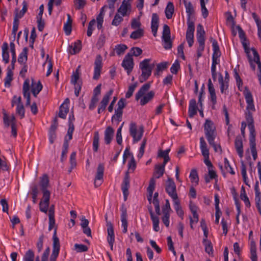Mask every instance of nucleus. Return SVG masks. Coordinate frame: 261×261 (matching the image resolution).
<instances>
[{
    "instance_id": "18",
    "label": "nucleus",
    "mask_w": 261,
    "mask_h": 261,
    "mask_svg": "<svg viewBox=\"0 0 261 261\" xmlns=\"http://www.w3.org/2000/svg\"><path fill=\"white\" fill-rule=\"evenodd\" d=\"M159 25V17L156 13L152 14L151 29L153 36L156 37Z\"/></svg>"
},
{
    "instance_id": "11",
    "label": "nucleus",
    "mask_w": 261,
    "mask_h": 261,
    "mask_svg": "<svg viewBox=\"0 0 261 261\" xmlns=\"http://www.w3.org/2000/svg\"><path fill=\"white\" fill-rule=\"evenodd\" d=\"M122 66L126 70L128 74L132 71L134 67L133 59L132 55L128 53L125 56L122 63Z\"/></svg>"
},
{
    "instance_id": "44",
    "label": "nucleus",
    "mask_w": 261,
    "mask_h": 261,
    "mask_svg": "<svg viewBox=\"0 0 261 261\" xmlns=\"http://www.w3.org/2000/svg\"><path fill=\"white\" fill-rule=\"evenodd\" d=\"M209 0H200V6L201 8V12L203 18H205L207 17L208 12L205 7V4L208 2Z\"/></svg>"
},
{
    "instance_id": "47",
    "label": "nucleus",
    "mask_w": 261,
    "mask_h": 261,
    "mask_svg": "<svg viewBox=\"0 0 261 261\" xmlns=\"http://www.w3.org/2000/svg\"><path fill=\"white\" fill-rule=\"evenodd\" d=\"M188 29L186 32V35H194L195 31L194 23L191 19H187Z\"/></svg>"
},
{
    "instance_id": "6",
    "label": "nucleus",
    "mask_w": 261,
    "mask_h": 261,
    "mask_svg": "<svg viewBox=\"0 0 261 261\" xmlns=\"http://www.w3.org/2000/svg\"><path fill=\"white\" fill-rule=\"evenodd\" d=\"M239 35L240 38L241 40V42H242V45L244 47L245 51L247 54L248 59L249 62L250 67L253 70H255V65L253 64V62L252 60V58L251 57L250 55H249L250 49H249L248 44H247V42H246L247 39L245 37V34L244 32L243 31V30L240 27H239Z\"/></svg>"
},
{
    "instance_id": "22",
    "label": "nucleus",
    "mask_w": 261,
    "mask_h": 261,
    "mask_svg": "<svg viewBox=\"0 0 261 261\" xmlns=\"http://www.w3.org/2000/svg\"><path fill=\"white\" fill-rule=\"evenodd\" d=\"M2 58L5 64H8L10 61L9 53L8 51L9 46L7 42L3 43L2 46Z\"/></svg>"
},
{
    "instance_id": "30",
    "label": "nucleus",
    "mask_w": 261,
    "mask_h": 261,
    "mask_svg": "<svg viewBox=\"0 0 261 261\" xmlns=\"http://www.w3.org/2000/svg\"><path fill=\"white\" fill-rule=\"evenodd\" d=\"M155 180L153 177L149 180V186L147 188V191L148 193L147 195V199L152 198L153 191L155 189Z\"/></svg>"
},
{
    "instance_id": "49",
    "label": "nucleus",
    "mask_w": 261,
    "mask_h": 261,
    "mask_svg": "<svg viewBox=\"0 0 261 261\" xmlns=\"http://www.w3.org/2000/svg\"><path fill=\"white\" fill-rule=\"evenodd\" d=\"M7 75L4 80L5 86L6 87H9L11 85V82L13 80V72L9 69L7 71Z\"/></svg>"
},
{
    "instance_id": "5",
    "label": "nucleus",
    "mask_w": 261,
    "mask_h": 261,
    "mask_svg": "<svg viewBox=\"0 0 261 261\" xmlns=\"http://www.w3.org/2000/svg\"><path fill=\"white\" fill-rule=\"evenodd\" d=\"M205 32L203 29V26L199 24L197 27V40L198 43L196 53L197 59L201 57L202 55V52L205 48Z\"/></svg>"
},
{
    "instance_id": "61",
    "label": "nucleus",
    "mask_w": 261,
    "mask_h": 261,
    "mask_svg": "<svg viewBox=\"0 0 261 261\" xmlns=\"http://www.w3.org/2000/svg\"><path fill=\"white\" fill-rule=\"evenodd\" d=\"M128 168L131 172H134L136 168V163L133 156L128 163Z\"/></svg>"
},
{
    "instance_id": "58",
    "label": "nucleus",
    "mask_w": 261,
    "mask_h": 261,
    "mask_svg": "<svg viewBox=\"0 0 261 261\" xmlns=\"http://www.w3.org/2000/svg\"><path fill=\"white\" fill-rule=\"evenodd\" d=\"M124 122L118 128L116 134V141L118 144L121 145L122 142V138L121 136V130L123 125Z\"/></svg>"
},
{
    "instance_id": "12",
    "label": "nucleus",
    "mask_w": 261,
    "mask_h": 261,
    "mask_svg": "<svg viewBox=\"0 0 261 261\" xmlns=\"http://www.w3.org/2000/svg\"><path fill=\"white\" fill-rule=\"evenodd\" d=\"M113 93V90L111 89L105 94L100 102V105L97 110L98 114H100L105 110L109 102L110 97L112 95Z\"/></svg>"
},
{
    "instance_id": "17",
    "label": "nucleus",
    "mask_w": 261,
    "mask_h": 261,
    "mask_svg": "<svg viewBox=\"0 0 261 261\" xmlns=\"http://www.w3.org/2000/svg\"><path fill=\"white\" fill-rule=\"evenodd\" d=\"M255 205L259 214L261 215V193L258 187V182L257 181L254 187Z\"/></svg>"
},
{
    "instance_id": "33",
    "label": "nucleus",
    "mask_w": 261,
    "mask_h": 261,
    "mask_svg": "<svg viewBox=\"0 0 261 261\" xmlns=\"http://www.w3.org/2000/svg\"><path fill=\"white\" fill-rule=\"evenodd\" d=\"M22 5V9L19 12L18 9L15 10L14 18H16L18 20L24 16L28 10L27 4L25 1L23 2Z\"/></svg>"
},
{
    "instance_id": "13",
    "label": "nucleus",
    "mask_w": 261,
    "mask_h": 261,
    "mask_svg": "<svg viewBox=\"0 0 261 261\" xmlns=\"http://www.w3.org/2000/svg\"><path fill=\"white\" fill-rule=\"evenodd\" d=\"M190 210L193 215V218L192 217H190V227L192 229L193 228L192 224L193 223H197L199 220L198 215L197 213L198 207L193 203L192 201H190L189 205Z\"/></svg>"
},
{
    "instance_id": "57",
    "label": "nucleus",
    "mask_w": 261,
    "mask_h": 261,
    "mask_svg": "<svg viewBox=\"0 0 261 261\" xmlns=\"http://www.w3.org/2000/svg\"><path fill=\"white\" fill-rule=\"evenodd\" d=\"M170 29L167 24H164L163 26V31L162 38H170Z\"/></svg>"
},
{
    "instance_id": "45",
    "label": "nucleus",
    "mask_w": 261,
    "mask_h": 261,
    "mask_svg": "<svg viewBox=\"0 0 261 261\" xmlns=\"http://www.w3.org/2000/svg\"><path fill=\"white\" fill-rule=\"evenodd\" d=\"M128 6H129V4H127L126 1L124 0L120 8L118 9V12L120 13L123 16H125L126 15Z\"/></svg>"
},
{
    "instance_id": "52",
    "label": "nucleus",
    "mask_w": 261,
    "mask_h": 261,
    "mask_svg": "<svg viewBox=\"0 0 261 261\" xmlns=\"http://www.w3.org/2000/svg\"><path fill=\"white\" fill-rule=\"evenodd\" d=\"M126 49H127V46L123 44H118L115 46V48L116 54L119 56L123 54Z\"/></svg>"
},
{
    "instance_id": "28",
    "label": "nucleus",
    "mask_w": 261,
    "mask_h": 261,
    "mask_svg": "<svg viewBox=\"0 0 261 261\" xmlns=\"http://www.w3.org/2000/svg\"><path fill=\"white\" fill-rule=\"evenodd\" d=\"M200 148L202 155L208 158L209 156V150L207 147V144L203 137L200 138Z\"/></svg>"
},
{
    "instance_id": "36",
    "label": "nucleus",
    "mask_w": 261,
    "mask_h": 261,
    "mask_svg": "<svg viewBox=\"0 0 261 261\" xmlns=\"http://www.w3.org/2000/svg\"><path fill=\"white\" fill-rule=\"evenodd\" d=\"M70 47L71 48L70 50V53L71 55H75L79 53L82 49V42L81 40H78L74 43L73 48L72 45Z\"/></svg>"
},
{
    "instance_id": "31",
    "label": "nucleus",
    "mask_w": 261,
    "mask_h": 261,
    "mask_svg": "<svg viewBox=\"0 0 261 261\" xmlns=\"http://www.w3.org/2000/svg\"><path fill=\"white\" fill-rule=\"evenodd\" d=\"M28 48L25 47L23 48L22 52L19 54L18 62L20 64H25L28 60Z\"/></svg>"
},
{
    "instance_id": "8",
    "label": "nucleus",
    "mask_w": 261,
    "mask_h": 261,
    "mask_svg": "<svg viewBox=\"0 0 261 261\" xmlns=\"http://www.w3.org/2000/svg\"><path fill=\"white\" fill-rule=\"evenodd\" d=\"M144 132L143 127H139L137 130V125L135 123H131L129 126V133L133 138L134 143L137 142L141 140Z\"/></svg>"
},
{
    "instance_id": "41",
    "label": "nucleus",
    "mask_w": 261,
    "mask_h": 261,
    "mask_svg": "<svg viewBox=\"0 0 261 261\" xmlns=\"http://www.w3.org/2000/svg\"><path fill=\"white\" fill-rule=\"evenodd\" d=\"M144 35V31L142 29L139 28L138 30L133 32L130 35V38L133 39H138Z\"/></svg>"
},
{
    "instance_id": "23",
    "label": "nucleus",
    "mask_w": 261,
    "mask_h": 261,
    "mask_svg": "<svg viewBox=\"0 0 261 261\" xmlns=\"http://www.w3.org/2000/svg\"><path fill=\"white\" fill-rule=\"evenodd\" d=\"M120 211L121 212V221L122 222V226L124 227H127L128 223H127V210L124 204H122L121 206Z\"/></svg>"
},
{
    "instance_id": "19",
    "label": "nucleus",
    "mask_w": 261,
    "mask_h": 261,
    "mask_svg": "<svg viewBox=\"0 0 261 261\" xmlns=\"http://www.w3.org/2000/svg\"><path fill=\"white\" fill-rule=\"evenodd\" d=\"M234 146L239 157L243 158L244 153L243 141L241 137L239 135L236 138Z\"/></svg>"
},
{
    "instance_id": "26",
    "label": "nucleus",
    "mask_w": 261,
    "mask_h": 261,
    "mask_svg": "<svg viewBox=\"0 0 261 261\" xmlns=\"http://www.w3.org/2000/svg\"><path fill=\"white\" fill-rule=\"evenodd\" d=\"M3 120L4 123L6 127H9L11 124H16V119L14 115H12L10 117V120H9V117L6 111L4 109L3 111Z\"/></svg>"
},
{
    "instance_id": "35",
    "label": "nucleus",
    "mask_w": 261,
    "mask_h": 261,
    "mask_svg": "<svg viewBox=\"0 0 261 261\" xmlns=\"http://www.w3.org/2000/svg\"><path fill=\"white\" fill-rule=\"evenodd\" d=\"M218 81L220 84V91L222 93H225L228 87V81L224 82L223 75L220 73L218 77Z\"/></svg>"
},
{
    "instance_id": "16",
    "label": "nucleus",
    "mask_w": 261,
    "mask_h": 261,
    "mask_svg": "<svg viewBox=\"0 0 261 261\" xmlns=\"http://www.w3.org/2000/svg\"><path fill=\"white\" fill-rule=\"evenodd\" d=\"M251 50L253 54V59H252V60L255 65V64H256L258 66L259 71L257 73V77L259 84L261 86V62L260 61L259 56L258 53L254 48H252Z\"/></svg>"
},
{
    "instance_id": "40",
    "label": "nucleus",
    "mask_w": 261,
    "mask_h": 261,
    "mask_svg": "<svg viewBox=\"0 0 261 261\" xmlns=\"http://www.w3.org/2000/svg\"><path fill=\"white\" fill-rule=\"evenodd\" d=\"M49 184V179L48 176L44 174L41 178L40 182L41 190L44 191L47 190V188Z\"/></svg>"
},
{
    "instance_id": "4",
    "label": "nucleus",
    "mask_w": 261,
    "mask_h": 261,
    "mask_svg": "<svg viewBox=\"0 0 261 261\" xmlns=\"http://www.w3.org/2000/svg\"><path fill=\"white\" fill-rule=\"evenodd\" d=\"M151 60L150 59H145L139 64V68L142 71V73L139 77L140 83L146 81L151 74L154 64H150Z\"/></svg>"
},
{
    "instance_id": "38",
    "label": "nucleus",
    "mask_w": 261,
    "mask_h": 261,
    "mask_svg": "<svg viewBox=\"0 0 261 261\" xmlns=\"http://www.w3.org/2000/svg\"><path fill=\"white\" fill-rule=\"evenodd\" d=\"M99 135L97 131L95 132L93 139V149L94 152H97L99 147Z\"/></svg>"
},
{
    "instance_id": "59",
    "label": "nucleus",
    "mask_w": 261,
    "mask_h": 261,
    "mask_svg": "<svg viewBox=\"0 0 261 261\" xmlns=\"http://www.w3.org/2000/svg\"><path fill=\"white\" fill-rule=\"evenodd\" d=\"M19 24V20H18L16 18H14L12 34L14 36V38L15 37L16 32L18 31Z\"/></svg>"
},
{
    "instance_id": "34",
    "label": "nucleus",
    "mask_w": 261,
    "mask_h": 261,
    "mask_svg": "<svg viewBox=\"0 0 261 261\" xmlns=\"http://www.w3.org/2000/svg\"><path fill=\"white\" fill-rule=\"evenodd\" d=\"M184 3L186 8V13L188 14V19H191V16L194 13V9L191 2H187L184 0Z\"/></svg>"
},
{
    "instance_id": "27",
    "label": "nucleus",
    "mask_w": 261,
    "mask_h": 261,
    "mask_svg": "<svg viewBox=\"0 0 261 261\" xmlns=\"http://www.w3.org/2000/svg\"><path fill=\"white\" fill-rule=\"evenodd\" d=\"M211 42L212 43L213 53L212 56L220 57L221 55V53L220 50L219 46L217 41L214 39L213 37L210 38Z\"/></svg>"
},
{
    "instance_id": "63",
    "label": "nucleus",
    "mask_w": 261,
    "mask_h": 261,
    "mask_svg": "<svg viewBox=\"0 0 261 261\" xmlns=\"http://www.w3.org/2000/svg\"><path fill=\"white\" fill-rule=\"evenodd\" d=\"M74 3L77 10L83 8L86 5L85 0H74Z\"/></svg>"
},
{
    "instance_id": "48",
    "label": "nucleus",
    "mask_w": 261,
    "mask_h": 261,
    "mask_svg": "<svg viewBox=\"0 0 261 261\" xmlns=\"http://www.w3.org/2000/svg\"><path fill=\"white\" fill-rule=\"evenodd\" d=\"M165 172V169L163 167H161L159 165H156L155 167V171L153 173V176L156 178H159L162 177Z\"/></svg>"
},
{
    "instance_id": "56",
    "label": "nucleus",
    "mask_w": 261,
    "mask_h": 261,
    "mask_svg": "<svg viewBox=\"0 0 261 261\" xmlns=\"http://www.w3.org/2000/svg\"><path fill=\"white\" fill-rule=\"evenodd\" d=\"M16 113L20 116L21 119L24 117L25 110L23 104L17 105Z\"/></svg>"
},
{
    "instance_id": "60",
    "label": "nucleus",
    "mask_w": 261,
    "mask_h": 261,
    "mask_svg": "<svg viewBox=\"0 0 261 261\" xmlns=\"http://www.w3.org/2000/svg\"><path fill=\"white\" fill-rule=\"evenodd\" d=\"M123 20L122 16H120L118 14H116L112 22V24L115 26H118Z\"/></svg>"
},
{
    "instance_id": "25",
    "label": "nucleus",
    "mask_w": 261,
    "mask_h": 261,
    "mask_svg": "<svg viewBox=\"0 0 261 261\" xmlns=\"http://www.w3.org/2000/svg\"><path fill=\"white\" fill-rule=\"evenodd\" d=\"M149 214L150 215L151 219L153 223V230L158 232L160 230L159 226V218L158 216H155L152 212L151 208L149 209Z\"/></svg>"
},
{
    "instance_id": "1",
    "label": "nucleus",
    "mask_w": 261,
    "mask_h": 261,
    "mask_svg": "<svg viewBox=\"0 0 261 261\" xmlns=\"http://www.w3.org/2000/svg\"><path fill=\"white\" fill-rule=\"evenodd\" d=\"M244 95L247 103L245 117L248 122V127L249 129V144L253 160H255L257 157V153L255 143L256 133L253 118V113L255 111V108L252 95L246 87L244 91Z\"/></svg>"
},
{
    "instance_id": "2",
    "label": "nucleus",
    "mask_w": 261,
    "mask_h": 261,
    "mask_svg": "<svg viewBox=\"0 0 261 261\" xmlns=\"http://www.w3.org/2000/svg\"><path fill=\"white\" fill-rule=\"evenodd\" d=\"M151 83L148 82L144 84L137 92L135 95V99L136 100L140 99V105L144 106L150 101L154 96V92L153 91H150L147 94H145L146 92L150 88Z\"/></svg>"
},
{
    "instance_id": "39",
    "label": "nucleus",
    "mask_w": 261,
    "mask_h": 261,
    "mask_svg": "<svg viewBox=\"0 0 261 261\" xmlns=\"http://www.w3.org/2000/svg\"><path fill=\"white\" fill-rule=\"evenodd\" d=\"M69 112V107L67 105L64 106V104H62L60 107V110L59 113V117L62 119H65L66 117V115Z\"/></svg>"
},
{
    "instance_id": "43",
    "label": "nucleus",
    "mask_w": 261,
    "mask_h": 261,
    "mask_svg": "<svg viewBox=\"0 0 261 261\" xmlns=\"http://www.w3.org/2000/svg\"><path fill=\"white\" fill-rule=\"evenodd\" d=\"M241 174L242 175L244 183L249 186L248 180L247 176L246 167L243 161L241 162Z\"/></svg>"
},
{
    "instance_id": "10",
    "label": "nucleus",
    "mask_w": 261,
    "mask_h": 261,
    "mask_svg": "<svg viewBox=\"0 0 261 261\" xmlns=\"http://www.w3.org/2000/svg\"><path fill=\"white\" fill-rule=\"evenodd\" d=\"M130 187V176L129 175V171H127L125 172L124 177L123 178L122 183L121 184V190L122 191L124 200L126 201L127 196L129 194L128 189Z\"/></svg>"
},
{
    "instance_id": "51",
    "label": "nucleus",
    "mask_w": 261,
    "mask_h": 261,
    "mask_svg": "<svg viewBox=\"0 0 261 261\" xmlns=\"http://www.w3.org/2000/svg\"><path fill=\"white\" fill-rule=\"evenodd\" d=\"M200 226L203 231V234L204 236V242L206 241V239L208 237V230L204 219H202L200 221Z\"/></svg>"
},
{
    "instance_id": "64",
    "label": "nucleus",
    "mask_w": 261,
    "mask_h": 261,
    "mask_svg": "<svg viewBox=\"0 0 261 261\" xmlns=\"http://www.w3.org/2000/svg\"><path fill=\"white\" fill-rule=\"evenodd\" d=\"M162 211L163 214H170V212L171 211L170 202L168 199H166L165 204L163 206Z\"/></svg>"
},
{
    "instance_id": "29",
    "label": "nucleus",
    "mask_w": 261,
    "mask_h": 261,
    "mask_svg": "<svg viewBox=\"0 0 261 261\" xmlns=\"http://www.w3.org/2000/svg\"><path fill=\"white\" fill-rule=\"evenodd\" d=\"M57 227L55 228L53 236V250H55V251L60 252V241L57 237Z\"/></svg>"
},
{
    "instance_id": "55",
    "label": "nucleus",
    "mask_w": 261,
    "mask_h": 261,
    "mask_svg": "<svg viewBox=\"0 0 261 261\" xmlns=\"http://www.w3.org/2000/svg\"><path fill=\"white\" fill-rule=\"evenodd\" d=\"M137 84L135 83V84H133L130 85L128 87V90L125 94V97L126 98H129L133 95V94L135 91V88L137 87Z\"/></svg>"
},
{
    "instance_id": "53",
    "label": "nucleus",
    "mask_w": 261,
    "mask_h": 261,
    "mask_svg": "<svg viewBox=\"0 0 261 261\" xmlns=\"http://www.w3.org/2000/svg\"><path fill=\"white\" fill-rule=\"evenodd\" d=\"M190 178L191 182H195L196 185H198L199 181V177L197 172L195 169H192L191 171Z\"/></svg>"
},
{
    "instance_id": "3",
    "label": "nucleus",
    "mask_w": 261,
    "mask_h": 261,
    "mask_svg": "<svg viewBox=\"0 0 261 261\" xmlns=\"http://www.w3.org/2000/svg\"><path fill=\"white\" fill-rule=\"evenodd\" d=\"M204 130L208 142L216 150V145L214 142L216 137V132L214 124L212 121L208 119L206 120L204 125Z\"/></svg>"
},
{
    "instance_id": "37",
    "label": "nucleus",
    "mask_w": 261,
    "mask_h": 261,
    "mask_svg": "<svg viewBox=\"0 0 261 261\" xmlns=\"http://www.w3.org/2000/svg\"><path fill=\"white\" fill-rule=\"evenodd\" d=\"M203 243L205 246V251L211 256H213V247L211 242L206 239L205 242H204V239L203 240Z\"/></svg>"
},
{
    "instance_id": "24",
    "label": "nucleus",
    "mask_w": 261,
    "mask_h": 261,
    "mask_svg": "<svg viewBox=\"0 0 261 261\" xmlns=\"http://www.w3.org/2000/svg\"><path fill=\"white\" fill-rule=\"evenodd\" d=\"M197 107L196 101L195 99H192L190 101L189 107V116L192 118L197 114Z\"/></svg>"
},
{
    "instance_id": "9",
    "label": "nucleus",
    "mask_w": 261,
    "mask_h": 261,
    "mask_svg": "<svg viewBox=\"0 0 261 261\" xmlns=\"http://www.w3.org/2000/svg\"><path fill=\"white\" fill-rule=\"evenodd\" d=\"M102 58L100 55H97L94 61V74L93 79L95 80L99 79L102 67Z\"/></svg>"
},
{
    "instance_id": "21",
    "label": "nucleus",
    "mask_w": 261,
    "mask_h": 261,
    "mask_svg": "<svg viewBox=\"0 0 261 261\" xmlns=\"http://www.w3.org/2000/svg\"><path fill=\"white\" fill-rule=\"evenodd\" d=\"M114 134V129L111 127L108 126L106 128L105 131V142L107 144H110L113 138Z\"/></svg>"
},
{
    "instance_id": "62",
    "label": "nucleus",
    "mask_w": 261,
    "mask_h": 261,
    "mask_svg": "<svg viewBox=\"0 0 261 261\" xmlns=\"http://www.w3.org/2000/svg\"><path fill=\"white\" fill-rule=\"evenodd\" d=\"M74 247L78 252H86L88 250L87 246L84 244H75Z\"/></svg>"
},
{
    "instance_id": "7",
    "label": "nucleus",
    "mask_w": 261,
    "mask_h": 261,
    "mask_svg": "<svg viewBox=\"0 0 261 261\" xmlns=\"http://www.w3.org/2000/svg\"><path fill=\"white\" fill-rule=\"evenodd\" d=\"M165 191L172 199H176L178 197L175 183L171 177H168L166 181Z\"/></svg>"
},
{
    "instance_id": "20",
    "label": "nucleus",
    "mask_w": 261,
    "mask_h": 261,
    "mask_svg": "<svg viewBox=\"0 0 261 261\" xmlns=\"http://www.w3.org/2000/svg\"><path fill=\"white\" fill-rule=\"evenodd\" d=\"M43 86L40 81L36 82L34 80H32L31 84V92L33 96L35 97L42 89Z\"/></svg>"
},
{
    "instance_id": "46",
    "label": "nucleus",
    "mask_w": 261,
    "mask_h": 261,
    "mask_svg": "<svg viewBox=\"0 0 261 261\" xmlns=\"http://www.w3.org/2000/svg\"><path fill=\"white\" fill-rule=\"evenodd\" d=\"M68 148L69 143H66V142H64L62 146V151L60 159L61 162H63L66 159Z\"/></svg>"
},
{
    "instance_id": "54",
    "label": "nucleus",
    "mask_w": 261,
    "mask_h": 261,
    "mask_svg": "<svg viewBox=\"0 0 261 261\" xmlns=\"http://www.w3.org/2000/svg\"><path fill=\"white\" fill-rule=\"evenodd\" d=\"M80 68V66H79L76 69L75 71H74L73 72V73L71 75V83L72 84H75L79 82L78 80L80 79L79 70Z\"/></svg>"
},
{
    "instance_id": "42",
    "label": "nucleus",
    "mask_w": 261,
    "mask_h": 261,
    "mask_svg": "<svg viewBox=\"0 0 261 261\" xmlns=\"http://www.w3.org/2000/svg\"><path fill=\"white\" fill-rule=\"evenodd\" d=\"M56 130L57 128H55V127L50 126L49 130V141L50 144H53L55 139H56L57 135H56Z\"/></svg>"
},
{
    "instance_id": "32",
    "label": "nucleus",
    "mask_w": 261,
    "mask_h": 261,
    "mask_svg": "<svg viewBox=\"0 0 261 261\" xmlns=\"http://www.w3.org/2000/svg\"><path fill=\"white\" fill-rule=\"evenodd\" d=\"M174 11V7L173 4L171 2H168L165 10L166 17L167 19H171L172 18Z\"/></svg>"
},
{
    "instance_id": "15",
    "label": "nucleus",
    "mask_w": 261,
    "mask_h": 261,
    "mask_svg": "<svg viewBox=\"0 0 261 261\" xmlns=\"http://www.w3.org/2000/svg\"><path fill=\"white\" fill-rule=\"evenodd\" d=\"M104 166L102 164H99L98 165L97 168L96 174L94 179V186L95 187H99L101 184L102 181H100L98 183L97 180H102L103 179V173H104Z\"/></svg>"
},
{
    "instance_id": "14",
    "label": "nucleus",
    "mask_w": 261,
    "mask_h": 261,
    "mask_svg": "<svg viewBox=\"0 0 261 261\" xmlns=\"http://www.w3.org/2000/svg\"><path fill=\"white\" fill-rule=\"evenodd\" d=\"M30 81L29 79H26L23 84L22 93L24 98L27 99L26 106H30L31 105V98L30 92Z\"/></svg>"
},
{
    "instance_id": "50",
    "label": "nucleus",
    "mask_w": 261,
    "mask_h": 261,
    "mask_svg": "<svg viewBox=\"0 0 261 261\" xmlns=\"http://www.w3.org/2000/svg\"><path fill=\"white\" fill-rule=\"evenodd\" d=\"M35 254L32 249L28 250L23 256L24 261H34Z\"/></svg>"
}]
</instances>
